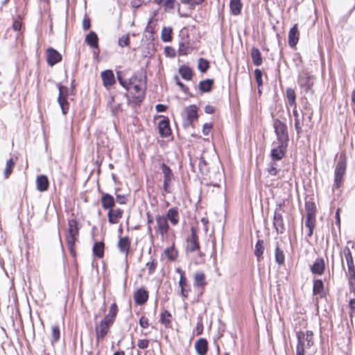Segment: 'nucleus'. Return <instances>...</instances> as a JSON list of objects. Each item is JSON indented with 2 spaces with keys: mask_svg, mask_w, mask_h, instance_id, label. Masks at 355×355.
Masks as SVG:
<instances>
[{
  "mask_svg": "<svg viewBox=\"0 0 355 355\" xmlns=\"http://www.w3.org/2000/svg\"><path fill=\"white\" fill-rule=\"evenodd\" d=\"M207 284L205 275L203 272H197L194 275V286L203 287Z\"/></svg>",
  "mask_w": 355,
  "mask_h": 355,
  "instance_id": "nucleus-42",
  "label": "nucleus"
},
{
  "mask_svg": "<svg viewBox=\"0 0 355 355\" xmlns=\"http://www.w3.org/2000/svg\"><path fill=\"white\" fill-rule=\"evenodd\" d=\"M135 303L137 305H144L148 299V291L141 287L138 288L133 295Z\"/></svg>",
  "mask_w": 355,
  "mask_h": 355,
  "instance_id": "nucleus-19",
  "label": "nucleus"
},
{
  "mask_svg": "<svg viewBox=\"0 0 355 355\" xmlns=\"http://www.w3.org/2000/svg\"><path fill=\"white\" fill-rule=\"evenodd\" d=\"M198 159V170L202 176H206L209 173V163L205 160V157L202 155H200L199 158H196V159H193L190 157V166L191 169L193 172H195V163L196 160Z\"/></svg>",
  "mask_w": 355,
  "mask_h": 355,
  "instance_id": "nucleus-9",
  "label": "nucleus"
},
{
  "mask_svg": "<svg viewBox=\"0 0 355 355\" xmlns=\"http://www.w3.org/2000/svg\"><path fill=\"white\" fill-rule=\"evenodd\" d=\"M250 55L252 60L253 64L259 67L263 63V57L260 50L255 46H253L250 50Z\"/></svg>",
  "mask_w": 355,
  "mask_h": 355,
  "instance_id": "nucleus-35",
  "label": "nucleus"
},
{
  "mask_svg": "<svg viewBox=\"0 0 355 355\" xmlns=\"http://www.w3.org/2000/svg\"><path fill=\"white\" fill-rule=\"evenodd\" d=\"M179 286L180 287V295L183 299L188 297L189 292L191 291L190 286L187 282V277L184 279H180L178 282Z\"/></svg>",
  "mask_w": 355,
  "mask_h": 355,
  "instance_id": "nucleus-39",
  "label": "nucleus"
},
{
  "mask_svg": "<svg viewBox=\"0 0 355 355\" xmlns=\"http://www.w3.org/2000/svg\"><path fill=\"white\" fill-rule=\"evenodd\" d=\"M162 119L158 123V132L159 136L162 138H166L171 135L172 131L170 126V121L167 116H159Z\"/></svg>",
  "mask_w": 355,
  "mask_h": 355,
  "instance_id": "nucleus-10",
  "label": "nucleus"
},
{
  "mask_svg": "<svg viewBox=\"0 0 355 355\" xmlns=\"http://www.w3.org/2000/svg\"><path fill=\"white\" fill-rule=\"evenodd\" d=\"M273 128L277 142L288 144L289 135L286 123L279 119H275L273 121Z\"/></svg>",
  "mask_w": 355,
  "mask_h": 355,
  "instance_id": "nucleus-3",
  "label": "nucleus"
},
{
  "mask_svg": "<svg viewBox=\"0 0 355 355\" xmlns=\"http://www.w3.org/2000/svg\"><path fill=\"white\" fill-rule=\"evenodd\" d=\"M164 53L166 57L174 58L176 55L175 50L170 46H167L164 48Z\"/></svg>",
  "mask_w": 355,
  "mask_h": 355,
  "instance_id": "nucleus-61",
  "label": "nucleus"
},
{
  "mask_svg": "<svg viewBox=\"0 0 355 355\" xmlns=\"http://www.w3.org/2000/svg\"><path fill=\"white\" fill-rule=\"evenodd\" d=\"M293 61L297 67H300L302 66L303 60H302V58L299 53H295L293 58Z\"/></svg>",
  "mask_w": 355,
  "mask_h": 355,
  "instance_id": "nucleus-60",
  "label": "nucleus"
},
{
  "mask_svg": "<svg viewBox=\"0 0 355 355\" xmlns=\"http://www.w3.org/2000/svg\"><path fill=\"white\" fill-rule=\"evenodd\" d=\"M347 169V156L345 153H341L336 162L334 170V180L333 189H338L341 187L344 180V175Z\"/></svg>",
  "mask_w": 355,
  "mask_h": 355,
  "instance_id": "nucleus-2",
  "label": "nucleus"
},
{
  "mask_svg": "<svg viewBox=\"0 0 355 355\" xmlns=\"http://www.w3.org/2000/svg\"><path fill=\"white\" fill-rule=\"evenodd\" d=\"M199 108L196 105H189L184 108V112L187 115V123H184V126L191 125L195 121H197L198 115Z\"/></svg>",
  "mask_w": 355,
  "mask_h": 355,
  "instance_id": "nucleus-15",
  "label": "nucleus"
},
{
  "mask_svg": "<svg viewBox=\"0 0 355 355\" xmlns=\"http://www.w3.org/2000/svg\"><path fill=\"white\" fill-rule=\"evenodd\" d=\"M194 347L198 355H206L208 349V341L205 338H200L195 344Z\"/></svg>",
  "mask_w": 355,
  "mask_h": 355,
  "instance_id": "nucleus-25",
  "label": "nucleus"
},
{
  "mask_svg": "<svg viewBox=\"0 0 355 355\" xmlns=\"http://www.w3.org/2000/svg\"><path fill=\"white\" fill-rule=\"evenodd\" d=\"M102 207L105 210L113 209L115 206V199L111 194L103 192L101 198Z\"/></svg>",
  "mask_w": 355,
  "mask_h": 355,
  "instance_id": "nucleus-24",
  "label": "nucleus"
},
{
  "mask_svg": "<svg viewBox=\"0 0 355 355\" xmlns=\"http://www.w3.org/2000/svg\"><path fill=\"white\" fill-rule=\"evenodd\" d=\"M155 218L157 222V232L162 236L166 234L170 228L166 218H165L164 215H157Z\"/></svg>",
  "mask_w": 355,
  "mask_h": 355,
  "instance_id": "nucleus-16",
  "label": "nucleus"
},
{
  "mask_svg": "<svg viewBox=\"0 0 355 355\" xmlns=\"http://www.w3.org/2000/svg\"><path fill=\"white\" fill-rule=\"evenodd\" d=\"M325 261L322 257L317 258L310 266V270L313 275H322L325 270Z\"/></svg>",
  "mask_w": 355,
  "mask_h": 355,
  "instance_id": "nucleus-20",
  "label": "nucleus"
},
{
  "mask_svg": "<svg viewBox=\"0 0 355 355\" xmlns=\"http://www.w3.org/2000/svg\"><path fill=\"white\" fill-rule=\"evenodd\" d=\"M286 98L288 99V102L291 106H293L296 105V94L295 90L292 88H287L286 91Z\"/></svg>",
  "mask_w": 355,
  "mask_h": 355,
  "instance_id": "nucleus-49",
  "label": "nucleus"
},
{
  "mask_svg": "<svg viewBox=\"0 0 355 355\" xmlns=\"http://www.w3.org/2000/svg\"><path fill=\"white\" fill-rule=\"evenodd\" d=\"M288 144L278 143V145L270 150V157L273 161H280L286 154Z\"/></svg>",
  "mask_w": 355,
  "mask_h": 355,
  "instance_id": "nucleus-8",
  "label": "nucleus"
},
{
  "mask_svg": "<svg viewBox=\"0 0 355 355\" xmlns=\"http://www.w3.org/2000/svg\"><path fill=\"white\" fill-rule=\"evenodd\" d=\"M157 261L155 259H153L150 262H148L146 266H148V274L152 275L155 272Z\"/></svg>",
  "mask_w": 355,
  "mask_h": 355,
  "instance_id": "nucleus-59",
  "label": "nucleus"
},
{
  "mask_svg": "<svg viewBox=\"0 0 355 355\" xmlns=\"http://www.w3.org/2000/svg\"><path fill=\"white\" fill-rule=\"evenodd\" d=\"M116 79L119 84L127 91H128L130 89V86L132 84H135L137 80L139 82H141L142 80L144 79V82H146V80H147V77L145 72L142 71H137L132 75V76L129 79L128 82L126 80L124 79L123 72L121 71H117Z\"/></svg>",
  "mask_w": 355,
  "mask_h": 355,
  "instance_id": "nucleus-5",
  "label": "nucleus"
},
{
  "mask_svg": "<svg viewBox=\"0 0 355 355\" xmlns=\"http://www.w3.org/2000/svg\"><path fill=\"white\" fill-rule=\"evenodd\" d=\"M190 43L179 42L178 54L187 55L190 53Z\"/></svg>",
  "mask_w": 355,
  "mask_h": 355,
  "instance_id": "nucleus-52",
  "label": "nucleus"
},
{
  "mask_svg": "<svg viewBox=\"0 0 355 355\" xmlns=\"http://www.w3.org/2000/svg\"><path fill=\"white\" fill-rule=\"evenodd\" d=\"M214 85V80L212 78H207L200 81L198 89L200 94L209 93L212 91Z\"/></svg>",
  "mask_w": 355,
  "mask_h": 355,
  "instance_id": "nucleus-29",
  "label": "nucleus"
},
{
  "mask_svg": "<svg viewBox=\"0 0 355 355\" xmlns=\"http://www.w3.org/2000/svg\"><path fill=\"white\" fill-rule=\"evenodd\" d=\"M118 306L116 303H112L110 306L108 314H107L104 318L107 319V320H110L114 323L116 320Z\"/></svg>",
  "mask_w": 355,
  "mask_h": 355,
  "instance_id": "nucleus-44",
  "label": "nucleus"
},
{
  "mask_svg": "<svg viewBox=\"0 0 355 355\" xmlns=\"http://www.w3.org/2000/svg\"><path fill=\"white\" fill-rule=\"evenodd\" d=\"M275 262L279 266H282L285 262V254L284 251L279 248L278 243H276V247L275 249Z\"/></svg>",
  "mask_w": 355,
  "mask_h": 355,
  "instance_id": "nucleus-40",
  "label": "nucleus"
},
{
  "mask_svg": "<svg viewBox=\"0 0 355 355\" xmlns=\"http://www.w3.org/2000/svg\"><path fill=\"white\" fill-rule=\"evenodd\" d=\"M15 165V162L12 158H10L7 160L6 168L3 171L5 178H8L13 171V168Z\"/></svg>",
  "mask_w": 355,
  "mask_h": 355,
  "instance_id": "nucleus-47",
  "label": "nucleus"
},
{
  "mask_svg": "<svg viewBox=\"0 0 355 355\" xmlns=\"http://www.w3.org/2000/svg\"><path fill=\"white\" fill-rule=\"evenodd\" d=\"M277 162L270 159V162L268 164L266 171L270 175L276 176L280 171V169H278L277 167Z\"/></svg>",
  "mask_w": 355,
  "mask_h": 355,
  "instance_id": "nucleus-46",
  "label": "nucleus"
},
{
  "mask_svg": "<svg viewBox=\"0 0 355 355\" xmlns=\"http://www.w3.org/2000/svg\"><path fill=\"white\" fill-rule=\"evenodd\" d=\"M178 72L182 78L185 80H191L193 76V70L189 65H181L178 69Z\"/></svg>",
  "mask_w": 355,
  "mask_h": 355,
  "instance_id": "nucleus-36",
  "label": "nucleus"
},
{
  "mask_svg": "<svg viewBox=\"0 0 355 355\" xmlns=\"http://www.w3.org/2000/svg\"><path fill=\"white\" fill-rule=\"evenodd\" d=\"M101 77L103 86L107 89L111 87L116 83L115 76L112 69L103 71L101 73Z\"/></svg>",
  "mask_w": 355,
  "mask_h": 355,
  "instance_id": "nucleus-17",
  "label": "nucleus"
},
{
  "mask_svg": "<svg viewBox=\"0 0 355 355\" xmlns=\"http://www.w3.org/2000/svg\"><path fill=\"white\" fill-rule=\"evenodd\" d=\"M176 3L179 6V3H177L176 0H164L163 3L164 10L166 12H168L173 9Z\"/></svg>",
  "mask_w": 355,
  "mask_h": 355,
  "instance_id": "nucleus-53",
  "label": "nucleus"
},
{
  "mask_svg": "<svg viewBox=\"0 0 355 355\" xmlns=\"http://www.w3.org/2000/svg\"><path fill=\"white\" fill-rule=\"evenodd\" d=\"M173 29L170 26H164L161 33V39L164 42H170L172 41Z\"/></svg>",
  "mask_w": 355,
  "mask_h": 355,
  "instance_id": "nucleus-41",
  "label": "nucleus"
},
{
  "mask_svg": "<svg viewBox=\"0 0 355 355\" xmlns=\"http://www.w3.org/2000/svg\"><path fill=\"white\" fill-rule=\"evenodd\" d=\"M80 225L76 218L68 220V231L66 235V239L77 240L79 235Z\"/></svg>",
  "mask_w": 355,
  "mask_h": 355,
  "instance_id": "nucleus-14",
  "label": "nucleus"
},
{
  "mask_svg": "<svg viewBox=\"0 0 355 355\" xmlns=\"http://www.w3.org/2000/svg\"><path fill=\"white\" fill-rule=\"evenodd\" d=\"M300 38V32L297 24H294L289 30L288 42L291 48L296 46Z\"/></svg>",
  "mask_w": 355,
  "mask_h": 355,
  "instance_id": "nucleus-22",
  "label": "nucleus"
},
{
  "mask_svg": "<svg viewBox=\"0 0 355 355\" xmlns=\"http://www.w3.org/2000/svg\"><path fill=\"white\" fill-rule=\"evenodd\" d=\"M51 336L52 338L51 343L52 345H54L60 340V329L58 325H54L52 327Z\"/></svg>",
  "mask_w": 355,
  "mask_h": 355,
  "instance_id": "nucleus-51",
  "label": "nucleus"
},
{
  "mask_svg": "<svg viewBox=\"0 0 355 355\" xmlns=\"http://www.w3.org/2000/svg\"><path fill=\"white\" fill-rule=\"evenodd\" d=\"M165 254L168 260L175 261L178 257V250L175 248L174 245H173L165 250Z\"/></svg>",
  "mask_w": 355,
  "mask_h": 355,
  "instance_id": "nucleus-50",
  "label": "nucleus"
},
{
  "mask_svg": "<svg viewBox=\"0 0 355 355\" xmlns=\"http://www.w3.org/2000/svg\"><path fill=\"white\" fill-rule=\"evenodd\" d=\"M146 81H147V80ZM132 85L135 93L129 94L126 92L125 96L127 98L128 104L133 109H137L145 99L146 82H144V79H143L141 82L137 80Z\"/></svg>",
  "mask_w": 355,
  "mask_h": 355,
  "instance_id": "nucleus-1",
  "label": "nucleus"
},
{
  "mask_svg": "<svg viewBox=\"0 0 355 355\" xmlns=\"http://www.w3.org/2000/svg\"><path fill=\"white\" fill-rule=\"evenodd\" d=\"M105 244L103 241L94 242L92 247L93 256L98 259L104 257Z\"/></svg>",
  "mask_w": 355,
  "mask_h": 355,
  "instance_id": "nucleus-34",
  "label": "nucleus"
},
{
  "mask_svg": "<svg viewBox=\"0 0 355 355\" xmlns=\"http://www.w3.org/2000/svg\"><path fill=\"white\" fill-rule=\"evenodd\" d=\"M130 43V37L128 35H123L119 39V46L121 47H125L129 46Z\"/></svg>",
  "mask_w": 355,
  "mask_h": 355,
  "instance_id": "nucleus-56",
  "label": "nucleus"
},
{
  "mask_svg": "<svg viewBox=\"0 0 355 355\" xmlns=\"http://www.w3.org/2000/svg\"><path fill=\"white\" fill-rule=\"evenodd\" d=\"M210 68L209 61L204 58H200L198 60V69L202 73H206Z\"/></svg>",
  "mask_w": 355,
  "mask_h": 355,
  "instance_id": "nucleus-45",
  "label": "nucleus"
},
{
  "mask_svg": "<svg viewBox=\"0 0 355 355\" xmlns=\"http://www.w3.org/2000/svg\"><path fill=\"white\" fill-rule=\"evenodd\" d=\"M273 226L277 234H283L285 227L284 224L283 216L278 208H275L273 216Z\"/></svg>",
  "mask_w": 355,
  "mask_h": 355,
  "instance_id": "nucleus-18",
  "label": "nucleus"
},
{
  "mask_svg": "<svg viewBox=\"0 0 355 355\" xmlns=\"http://www.w3.org/2000/svg\"><path fill=\"white\" fill-rule=\"evenodd\" d=\"M343 253L346 259L349 279H355V266L351 250L348 246H345Z\"/></svg>",
  "mask_w": 355,
  "mask_h": 355,
  "instance_id": "nucleus-12",
  "label": "nucleus"
},
{
  "mask_svg": "<svg viewBox=\"0 0 355 355\" xmlns=\"http://www.w3.org/2000/svg\"><path fill=\"white\" fill-rule=\"evenodd\" d=\"M316 219L305 220V227L308 228V232L306 236L311 238L315 227Z\"/></svg>",
  "mask_w": 355,
  "mask_h": 355,
  "instance_id": "nucleus-48",
  "label": "nucleus"
},
{
  "mask_svg": "<svg viewBox=\"0 0 355 355\" xmlns=\"http://www.w3.org/2000/svg\"><path fill=\"white\" fill-rule=\"evenodd\" d=\"M316 205L312 200L305 202L306 220L316 219Z\"/></svg>",
  "mask_w": 355,
  "mask_h": 355,
  "instance_id": "nucleus-28",
  "label": "nucleus"
},
{
  "mask_svg": "<svg viewBox=\"0 0 355 355\" xmlns=\"http://www.w3.org/2000/svg\"><path fill=\"white\" fill-rule=\"evenodd\" d=\"M123 210L121 208L115 209H111L108 210L107 218L108 222L110 224H116L119 222V220L123 217Z\"/></svg>",
  "mask_w": 355,
  "mask_h": 355,
  "instance_id": "nucleus-26",
  "label": "nucleus"
},
{
  "mask_svg": "<svg viewBox=\"0 0 355 355\" xmlns=\"http://www.w3.org/2000/svg\"><path fill=\"white\" fill-rule=\"evenodd\" d=\"M172 320V315L168 310H164L160 314L159 322L166 327H169Z\"/></svg>",
  "mask_w": 355,
  "mask_h": 355,
  "instance_id": "nucleus-43",
  "label": "nucleus"
},
{
  "mask_svg": "<svg viewBox=\"0 0 355 355\" xmlns=\"http://www.w3.org/2000/svg\"><path fill=\"white\" fill-rule=\"evenodd\" d=\"M128 199L125 195L116 194L115 203L118 202L120 205H125L127 203Z\"/></svg>",
  "mask_w": 355,
  "mask_h": 355,
  "instance_id": "nucleus-64",
  "label": "nucleus"
},
{
  "mask_svg": "<svg viewBox=\"0 0 355 355\" xmlns=\"http://www.w3.org/2000/svg\"><path fill=\"white\" fill-rule=\"evenodd\" d=\"M184 29L185 28H183L180 31V41L179 42H183V43H190V37H189V35L187 32H185L184 31Z\"/></svg>",
  "mask_w": 355,
  "mask_h": 355,
  "instance_id": "nucleus-58",
  "label": "nucleus"
},
{
  "mask_svg": "<svg viewBox=\"0 0 355 355\" xmlns=\"http://www.w3.org/2000/svg\"><path fill=\"white\" fill-rule=\"evenodd\" d=\"M166 220H169L173 225H176L179 223V209L177 207H171L166 212Z\"/></svg>",
  "mask_w": 355,
  "mask_h": 355,
  "instance_id": "nucleus-30",
  "label": "nucleus"
},
{
  "mask_svg": "<svg viewBox=\"0 0 355 355\" xmlns=\"http://www.w3.org/2000/svg\"><path fill=\"white\" fill-rule=\"evenodd\" d=\"M313 333L312 331H306L304 332V342H306L308 347H311L313 345Z\"/></svg>",
  "mask_w": 355,
  "mask_h": 355,
  "instance_id": "nucleus-55",
  "label": "nucleus"
},
{
  "mask_svg": "<svg viewBox=\"0 0 355 355\" xmlns=\"http://www.w3.org/2000/svg\"><path fill=\"white\" fill-rule=\"evenodd\" d=\"M313 76L306 71L299 75L297 83L305 92H309L311 89L313 85Z\"/></svg>",
  "mask_w": 355,
  "mask_h": 355,
  "instance_id": "nucleus-11",
  "label": "nucleus"
},
{
  "mask_svg": "<svg viewBox=\"0 0 355 355\" xmlns=\"http://www.w3.org/2000/svg\"><path fill=\"white\" fill-rule=\"evenodd\" d=\"M265 250L264 241L262 239H258L255 243L254 254L258 262L263 259V252Z\"/></svg>",
  "mask_w": 355,
  "mask_h": 355,
  "instance_id": "nucleus-32",
  "label": "nucleus"
},
{
  "mask_svg": "<svg viewBox=\"0 0 355 355\" xmlns=\"http://www.w3.org/2000/svg\"><path fill=\"white\" fill-rule=\"evenodd\" d=\"M160 168L164 175V180L171 182L175 179V176L171 168L166 164L162 162L160 165Z\"/></svg>",
  "mask_w": 355,
  "mask_h": 355,
  "instance_id": "nucleus-37",
  "label": "nucleus"
},
{
  "mask_svg": "<svg viewBox=\"0 0 355 355\" xmlns=\"http://www.w3.org/2000/svg\"><path fill=\"white\" fill-rule=\"evenodd\" d=\"M76 240L66 239V242L69 248V251L71 255L75 258L76 257V252L75 250V243Z\"/></svg>",
  "mask_w": 355,
  "mask_h": 355,
  "instance_id": "nucleus-54",
  "label": "nucleus"
},
{
  "mask_svg": "<svg viewBox=\"0 0 355 355\" xmlns=\"http://www.w3.org/2000/svg\"><path fill=\"white\" fill-rule=\"evenodd\" d=\"M297 345L296 347V355H304V332L298 331L296 333Z\"/></svg>",
  "mask_w": 355,
  "mask_h": 355,
  "instance_id": "nucleus-33",
  "label": "nucleus"
},
{
  "mask_svg": "<svg viewBox=\"0 0 355 355\" xmlns=\"http://www.w3.org/2000/svg\"><path fill=\"white\" fill-rule=\"evenodd\" d=\"M56 87L59 91L57 101L61 108L62 113L66 115L69 109V103L68 101V96L71 94L69 88L62 85L61 83H57Z\"/></svg>",
  "mask_w": 355,
  "mask_h": 355,
  "instance_id": "nucleus-4",
  "label": "nucleus"
},
{
  "mask_svg": "<svg viewBox=\"0 0 355 355\" xmlns=\"http://www.w3.org/2000/svg\"><path fill=\"white\" fill-rule=\"evenodd\" d=\"M191 234L186 239L188 245L186 247L187 252H194L200 248L199 239L198 236V229L194 226L190 228Z\"/></svg>",
  "mask_w": 355,
  "mask_h": 355,
  "instance_id": "nucleus-6",
  "label": "nucleus"
},
{
  "mask_svg": "<svg viewBox=\"0 0 355 355\" xmlns=\"http://www.w3.org/2000/svg\"><path fill=\"white\" fill-rule=\"evenodd\" d=\"M174 80L175 81L176 85L180 88V89L184 93H189V87L180 80L179 77L177 75L174 76Z\"/></svg>",
  "mask_w": 355,
  "mask_h": 355,
  "instance_id": "nucleus-57",
  "label": "nucleus"
},
{
  "mask_svg": "<svg viewBox=\"0 0 355 355\" xmlns=\"http://www.w3.org/2000/svg\"><path fill=\"white\" fill-rule=\"evenodd\" d=\"M114 323L110 320H107L105 318L95 327V334L97 342L102 340L107 335L110 329Z\"/></svg>",
  "mask_w": 355,
  "mask_h": 355,
  "instance_id": "nucleus-7",
  "label": "nucleus"
},
{
  "mask_svg": "<svg viewBox=\"0 0 355 355\" xmlns=\"http://www.w3.org/2000/svg\"><path fill=\"white\" fill-rule=\"evenodd\" d=\"M243 3L241 0H230V12L233 15H239L241 12Z\"/></svg>",
  "mask_w": 355,
  "mask_h": 355,
  "instance_id": "nucleus-38",
  "label": "nucleus"
},
{
  "mask_svg": "<svg viewBox=\"0 0 355 355\" xmlns=\"http://www.w3.org/2000/svg\"><path fill=\"white\" fill-rule=\"evenodd\" d=\"M85 42L90 48L94 50L100 51L98 44L99 38L97 33L95 31H89V33L87 34L85 36Z\"/></svg>",
  "mask_w": 355,
  "mask_h": 355,
  "instance_id": "nucleus-21",
  "label": "nucleus"
},
{
  "mask_svg": "<svg viewBox=\"0 0 355 355\" xmlns=\"http://www.w3.org/2000/svg\"><path fill=\"white\" fill-rule=\"evenodd\" d=\"M313 294L314 295H318L321 299L326 298L327 292L324 290V282L321 279H315L313 280Z\"/></svg>",
  "mask_w": 355,
  "mask_h": 355,
  "instance_id": "nucleus-23",
  "label": "nucleus"
},
{
  "mask_svg": "<svg viewBox=\"0 0 355 355\" xmlns=\"http://www.w3.org/2000/svg\"><path fill=\"white\" fill-rule=\"evenodd\" d=\"M37 189L40 192L48 190L49 187V181L46 175H40L36 178Z\"/></svg>",
  "mask_w": 355,
  "mask_h": 355,
  "instance_id": "nucleus-31",
  "label": "nucleus"
},
{
  "mask_svg": "<svg viewBox=\"0 0 355 355\" xmlns=\"http://www.w3.org/2000/svg\"><path fill=\"white\" fill-rule=\"evenodd\" d=\"M12 27L15 31H20L22 28L21 21L19 19H15Z\"/></svg>",
  "mask_w": 355,
  "mask_h": 355,
  "instance_id": "nucleus-63",
  "label": "nucleus"
},
{
  "mask_svg": "<svg viewBox=\"0 0 355 355\" xmlns=\"http://www.w3.org/2000/svg\"><path fill=\"white\" fill-rule=\"evenodd\" d=\"M46 62L49 67H53L60 62L62 59V55L54 48L49 47L46 50Z\"/></svg>",
  "mask_w": 355,
  "mask_h": 355,
  "instance_id": "nucleus-13",
  "label": "nucleus"
},
{
  "mask_svg": "<svg viewBox=\"0 0 355 355\" xmlns=\"http://www.w3.org/2000/svg\"><path fill=\"white\" fill-rule=\"evenodd\" d=\"M90 27H91V20L87 15H85L83 20V29L84 31H87L90 28Z\"/></svg>",
  "mask_w": 355,
  "mask_h": 355,
  "instance_id": "nucleus-62",
  "label": "nucleus"
},
{
  "mask_svg": "<svg viewBox=\"0 0 355 355\" xmlns=\"http://www.w3.org/2000/svg\"><path fill=\"white\" fill-rule=\"evenodd\" d=\"M130 246V240L128 236H119V239L117 243V247L119 251L122 253H125V258L127 260L128 254L129 252V248Z\"/></svg>",
  "mask_w": 355,
  "mask_h": 355,
  "instance_id": "nucleus-27",
  "label": "nucleus"
}]
</instances>
